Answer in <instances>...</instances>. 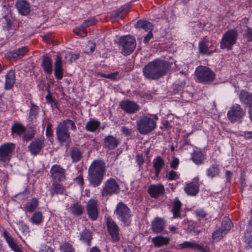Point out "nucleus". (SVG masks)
I'll return each mask as SVG.
<instances>
[{"mask_svg":"<svg viewBox=\"0 0 252 252\" xmlns=\"http://www.w3.org/2000/svg\"><path fill=\"white\" fill-rule=\"evenodd\" d=\"M168 70L169 64L166 62L156 60L143 67V73L147 79L158 80L165 75Z\"/></svg>","mask_w":252,"mask_h":252,"instance_id":"obj_1","label":"nucleus"},{"mask_svg":"<svg viewBox=\"0 0 252 252\" xmlns=\"http://www.w3.org/2000/svg\"><path fill=\"white\" fill-rule=\"evenodd\" d=\"M106 172L105 162L99 159L94 160L88 169V180L93 187L99 186L102 183Z\"/></svg>","mask_w":252,"mask_h":252,"instance_id":"obj_2","label":"nucleus"},{"mask_svg":"<svg viewBox=\"0 0 252 252\" xmlns=\"http://www.w3.org/2000/svg\"><path fill=\"white\" fill-rule=\"evenodd\" d=\"M72 131L76 130L75 123L71 120L66 119L60 122L56 128L57 139L61 143H67L70 140L68 127Z\"/></svg>","mask_w":252,"mask_h":252,"instance_id":"obj_3","label":"nucleus"},{"mask_svg":"<svg viewBox=\"0 0 252 252\" xmlns=\"http://www.w3.org/2000/svg\"><path fill=\"white\" fill-rule=\"evenodd\" d=\"M158 118L155 116V119L143 116L136 122L137 128L141 134H147L153 131L157 127V120Z\"/></svg>","mask_w":252,"mask_h":252,"instance_id":"obj_4","label":"nucleus"},{"mask_svg":"<svg viewBox=\"0 0 252 252\" xmlns=\"http://www.w3.org/2000/svg\"><path fill=\"white\" fill-rule=\"evenodd\" d=\"M238 36L237 30L231 29L227 30L223 34L220 43V47L221 49L230 50L233 46L236 43Z\"/></svg>","mask_w":252,"mask_h":252,"instance_id":"obj_5","label":"nucleus"},{"mask_svg":"<svg viewBox=\"0 0 252 252\" xmlns=\"http://www.w3.org/2000/svg\"><path fill=\"white\" fill-rule=\"evenodd\" d=\"M195 75L199 82L207 84L213 81L216 78L215 72L210 68L200 65L195 69Z\"/></svg>","mask_w":252,"mask_h":252,"instance_id":"obj_6","label":"nucleus"},{"mask_svg":"<svg viewBox=\"0 0 252 252\" xmlns=\"http://www.w3.org/2000/svg\"><path fill=\"white\" fill-rule=\"evenodd\" d=\"M115 213L118 219L121 221L125 226H128L131 221L132 215L130 210L126 204L119 202L116 208Z\"/></svg>","mask_w":252,"mask_h":252,"instance_id":"obj_7","label":"nucleus"},{"mask_svg":"<svg viewBox=\"0 0 252 252\" xmlns=\"http://www.w3.org/2000/svg\"><path fill=\"white\" fill-rule=\"evenodd\" d=\"M119 44L122 47L121 52L125 56L130 54L133 52L136 46L135 39L131 35L121 37L119 40Z\"/></svg>","mask_w":252,"mask_h":252,"instance_id":"obj_8","label":"nucleus"},{"mask_svg":"<svg viewBox=\"0 0 252 252\" xmlns=\"http://www.w3.org/2000/svg\"><path fill=\"white\" fill-rule=\"evenodd\" d=\"M120 191V188L118 183L113 178H110L104 183L101 190L103 197H108L113 194H118Z\"/></svg>","mask_w":252,"mask_h":252,"instance_id":"obj_9","label":"nucleus"},{"mask_svg":"<svg viewBox=\"0 0 252 252\" xmlns=\"http://www.w3.org/2000/svg\"><path fill=\"white\" fill-rule=\"evenodd\" d=\"M245 115V112L241 106L238 104H235L230 107L227 116L231 123H235L242 119Z\"/></svg>","mask_w":252,"mask_h":252,"instance_id":"obj_10","label":"nucleus"},{"mask_svg":"<svg viewBox=\"0 0 252 252\" xmlns=\"http://www.w3.org/2000/svg\"><path fill=\"white\" fill-rule=\"evenodd\" d=\"M15 148V144L12 143H6L0 146V161L5 163L8 162Z\"/></svg>","mask_w":252,"mask_h":252,"instance_id":"obj_11","label":"nucleus"},{"mask_svg":"<svg viewBox=\"0 0 252 252\" xmlns=\"http://www.w3.org/2000/svg\"><path fill=\"white\" fill-rule=\"evenodd\" d=\"M65 170L58 164L54 165L50 169V174L53 181L61 182L65 178Z\"/></svg>","mask_w":252,"mask_h":252,"instance_id":"obj_12","label":"nucleus"},{"mask_svg":"<svg viewBox=\"0 0 252 252\" xmlns=\"http://www.w3.org/2000/svg\"><path fill=\"white\" fill-rule=\"evenodd\" d=\"M107 227L108 232L113 242H118L120 240L119 229L115 222L111 219H107Z\"/></svg>","mask_w":252,"mask_h":252,"instance_id":"obj_13","label":"nucleus"},{"mask_svg":"<svg viewBox=\"0 0 252 252\" xmlns=\"http://www.w3.org/2000/svg\"><path fill=\"white\" fill-rule=\"evenodd\" d=\"M240 101L249 107V117L252 122V94L246 91H241L239 94Z\"/></svg>","mask_w":252,"mask_h":252,"instance_id":"obj_14","label":"nucleus"},{"mask_svg":"<svg viewBox=\"0 0 252 252\" xmlns=\"http://www.w3.org/2000/svg\"><path fill=\"white\" fill-rule=\"evenodd\" d=\"M121 108L126 113H135L140 110V106L135 102L129 100L122 101L120 103Z\"/></svg>","mask_w":252,"mask_h":252,"instance_id":"obj_15","label":"nucleus"},{"mask_svg":"<svg viewBox=\"0 0 252 252\" xmlns=\"http://www.w3.org/2000/svg\"><path fill=\"white\" fill-rule=\"evenodd\" d=\"M87 212L89 218L96 220L98 215L97 201L95 200H90L87 204Z\"/></svg>","mask_w":252,"mask_h":252,"instance_id":"obj_16","label":"nucleus"},{"mask_svg":"<svg viewBox=\"0 0 252 252\" xmlns=\"http://www.w3.org/2000/svg\"><path fill=\"white\" fill-rule=\"evenodd\" d=\"M165 221L163 219L157 217L152 221L151 229L155 233H166L165 229Z\"/></svg>","mask_w":252,"mask_h":252,"instance_id":"obj_17","label":"nucleus"},{"mask_svg":"<svg viewBox=\"0 0 252 252\" xmlns=\"http://www.w3.org/2000/svg\"><path fill=\"white\" fill-rule=\"evenodd\" d=\"M15 6L19 13L22 15H27L31 12L30 4L26 0H17Z\"/></svg>","mask_w":252,"mask_h":252,"instance_id":"obj_18","label":"nucleus"},{"mask_svg":"<svg viewBox=\"0 0 252 252\" xmlns=\"http://www.w3.org/2000/svg\"><path fill=\"white\" fill-rule=\"evenodd\" d=\"M120 143L119 139L112 135H108L105 137L103 146L108 150H113L119 145Z\"/></svg>","mask_w":252,"mask_h":252,"instance_id":"obj_19","label":"nucleus"},{"mask_svg":"<svg viewBox=\"0 0 252 252\" xmlns=\"http://www.w3.org/2000/svg\"><path fill=\"white\" fill-rule=\"evenodd\" d=\"M43 145L44 140L42 139H36L30 143L28 148L31 153L35 156L40 152Z\"/></svg>","mask_w":252,"mask_h":252,"instance_id":"obj_20","label":"nucleus"},{"mask_svg":"<svg viewBox=\"0 0 252 252\" xmlns=\"http://www.w3.org/2000/svg\"><path fill=\"white\" fill-rule=\"evenodd\" d=\"M62 58L60 56H56L55 62V76L58 80H61L63 77V67Z\"/></svg>","mask_w":252,"mask_h":252,"instance_id":"obj_21","label":"nucleus"},{"mask_svg":"<svg viewBox=\"0 0 252 252\" xmlns=\"http://www.w3.org/2000/svg\"><path fill=\"white\" fill-rule=\"evenodd\" d=\"M164 191V187L161 185H151L148 189V192L154 197L157 198L162 194Z\"/></svg>","mask_w":252,"mask_h":252,"instance_id":"obj_22","label":"nucleus"},{"mask_svg":"<svg viewBox=\"0 0 252 252\" xmlns=\"http://www.w3.org/2000/svg\"><path fill=\"white\" fill-rule=\"evenodd\" d=\"M28 52V48L24 47L12 50L9 52L7 55L11 59L17 60L22 58Z\"/></svg>","mask_w":252,"mask_h":252,"instance_id":"obj_23","label":"nucleus"},{"mask_svg":"<svg viewBox=\"0 0 252 252\" xmlns=\"http://www.w3.org/2000/svg\"><path fill=\"white\" fill-rule=\"evenodd\" d=\"M15 72L13 70H10L5 75V89L10 90L12 89L15 84Z\"/></svg>","mask_w":252,"mask_h":252,"instance_id":"obj_24","label":"nucleus"},{"mask_svg":"<svg viewBox=\"0 0 252 252\" xmlns=\"http://www.w3.org/2000/svg\"><path fill=\"white\" fill-rule=\"evenodd\" d=\"M3 237L5 239L7 243L8 244L9 247L15 252H22V251L15 243L13 237L10 236L6 231H4L3 233Z\"/></svg>","mask_w":252,"mask_h":252,"instance_id":"obj_25","label":"nucleus"},{"mask_svg":"<svg viewBox=\"0 0 252 252\" xmlns=\"http://www.w3.org/2000/svg\"><path fill=\"white\" fill-rule=\"evenodd\" d=\"M58 181H54L51 187V194L53 196L54 194H63L65 193V187L62 185L58 183Z\"/></svg>","mask_w":252,"mask_h":252,"instance_id":"obj_26","label":"nucleus"},{"mask_svg":"<svg viewBox=\"0 0 252 252\" xmlns=\"http://www.w3.org/2000/svg\"><path fill=\"white\" fill-rule=\"evenodd\" d=\"M42 66L45 72L50 74L52 72V60L48 56H43L42 60Z\"/></svg>","mask_w":252,"mask_h":252,"instance_id":"obj_27","label":"nucleus"},{"mask_svg":"<svg viewBox=\"0 0 252 252\" xmlns=\"http://www.w3.org/2000/svg\"><path fill=\"white\" fill-rule=\"evenodd\" d=\"M170 241V239L169 238L161 236L154 237L152 239V242L157 248L167 245L169 243Z\"/></svg>","mask_w":252,"mask_h":252,"instance_id":"obj_28","label":"nucleus"},{"mask_svg":"<svg viewBox=\"0 0 252 252\" xmlns=\"http://www.w3.org/2000/svg\"><path fill=\"white\" fill-rule=\"evenodd\" d=\"M100 126V122L94 119H91L89 121L86 123L85 128L87 131L94 132L99 128Z\"/></svg>","mask_w":252,"mask_h":252,"instance_id":"obj_29","label":"nucleus"},{"mask_svg":"<svg viewBox=\"0 0 252 252\" xmlns=\"http://www.w3.org/2000/svg\"><path fill=\"white\" fill-rule=\"evenodd\" d=\"M26 127L20 123H15L11 127V133L13 137L21 136L25 132Z\"/></svg>","mask_w":252,"mask_h":252,"instance_id":"obj_30","label":"nucleus"},{"mask_svg":"<svg viewBox=\"0 0 252 252\" xmlns=\"http://www.w3.org/2000/svg\"><path fill=\"white\" fill-rule=\"evenodd\" d=\"M191 159L196 165H200L203 163L206 159V156L201 151H195L191 154Z\"/></svg>","mask_w":252,"mask_h":252,"instance_id":"obj_31","label":"nucleus"},{"mask_svg":"<svg viewBox=\"0 0 252 252\" xmlns=\"http://www.w3.org/2000/svg\"><path fill=\"white\" fill-rule=\"evenodd\" d=\"M30 104L31 106L28 120L29 121L32 122L35 121L37 118L39 108L32 101H31Z\"/></svg>","mask_w":252,"mask_h":252,"instance_id":"obj_32","label":"nucleus"},{"mask_svg":"<svg viewBox=\"0 0 252 252\" xmlns=\"http://www.w3.org/2000/svg\"><path fill=\"white\" fill-rule=\"evenodd\" d=\"M185 192L189 195H195L199 190V185L197 183H190L185 187Z\"/></svg>","mask_w":252,"mask_h":252,"instance_id":"obj_33","label":"nucleus"},{"mask_svg":"<svg viewBox=\"0 0 252 252\" xmlns=\"http://www.w3.org/2000/svg\"><path fill=\"white\" fill-rule=\"evenodd\" d=\"M136 28L143 29L146 32L152 31L153 25L147 20H139L135 25Z\"/></svg>","mask_w":252,"mask_h":252,"instance_id":"obj_34","label":"nucleus"},{"mask_svg":"<svg viewBox=\"0 0 252 252\" xmlns=\"http://www.w3.org/2000/svg\"><path fill=\"white\" fill-rule=\"evenodd\" d=\"M70 156L72 162H77L82 158V152L78 147H73L70 151Z\"/></svg>","mask_w":252,"mask_h":252,"instance_id":"obj_35","label":"nucleus"},{"mask_svg":"<svg viewBox=\"0 0 252 252\" xmlns=\"http://www.w3.org/2000/svg\"><path fill=\"white\" fill-rule=\"evenodd\" d=\"M207 42L208 41L206 38H204L202 41L199 42L198 48L200 54L202 55L207 54L210 55L213 53V51H209Z\"/></svg>","mask_w":252,"mask_h":252,"instance_id":"obj_36","label":"nucleus"},{"mask_svg":"<svg viewBox=\"0 0 252 252\" xmlns=\"http://www.w3.org/2000/svg\"><path fill=\"white\" fill-rule=\"evenodd\" d=\"M245 242L249 247H252V224L251 221L245 233Z\"/></svg>","mask_w":252,"mask_h":252,"instance_id":"obj_37","label":"nucleus"},{"mask_svg":"<svg viewBox=\"0 0 252 252\" xmlns=\"http://www.w3.org/2000/svg\"><path fill=\"white\" fill-rule=\"evenodd\" d=\"M220 169L218 165L216 164H212L208 169H207V176L211 178H213L219 175Z\"/></svg>","mask_w":252,"mask_h":252,"instance_id":"obj_38","label":"nucleus"},{"mask_svg":"<svg viewBox=\"0 0 252 252\" xmlns=\"http://www.w3.org/2000/svg\"><path fill=\"white\" fill-rule=\"evenodd\" d=\"M38 205V201L37 199L33 198L26 203L25 208L28 212L32 213L36 209Z\"/></svg>","mask_w":252,"mask_h":252,"instance_id":"obj_39","label":"nucleus"},{"mask_svg":"<svg viewBox=\"0 0 252 252\" xmlns=\"http://www.w3.org/2000/svg\"><path fill=\"white\" fill-rule=\"evenodd\" d=\"M43 216L40 211L35 212L31 218L30 220L32 223L39 225L42 221Z\"/></svg>","mask_w":252,"mask_h":252,"instance_id":"obj_40","label":"nucleus"},{"mask_svg":"<svg viewBox=\"0 0 252 252\" xmlns=\"http://www.w3.org/2000/svg\"><path fill=\"white\" fill-rule=\"evenodd\" d=\"M80 239L82 242L86 243L88 245H90L92 239L91 232L88 229H84L80 235Z\"/></svg>","mask_w":252,"mask_h":252,"instance_id":"obj_41","label":"nucleus"},{"mask_svg":"<svg viewBox=\"0 0 252 252\" xmlns=\"http://www.w3.org/2000/svg\"><path fill=\"white\" fill-rule=\"evenodd\" d=\"M35 133V131L32 127L26 129L25 132L23 133V140L26 142L31 140L34 137Z\"/></svg>","mask_w":252,"mask_h":252,"instance_id":"obj_42","label":"nucleus"},{"mask_svg":"<svg viewBox=\"0 0 252 252\" xmlns=\"http://www.w3.org/2000/svg\"><path fill=\"white\" fill-rule=\"evenodd\" d=\"M181 205L182 204L181 201L178 199H176L174 202L172 213L174 218H178L180 216V209Z\"/></svg>","mask_w":252,"mask_h":252,"instance_id":"obj_43","label":"nucleus"},{"mask_svg":"<svg viewBox=\"0 0 252 252\" xmlns=\"http://www.w3.org/2000/svg\"><path fill=\"white\" fill-rule=\"evenodd\" d=\"M59 249L61 252H75L74 248L68 242H64L60 245Z\"/></svg>","mask_w":252,"mask_h":252,"instance_id":"obj_44","label":"nucleus"},{"mask_svg":"<svg viewBox=\"0 0 252 252\" xmlns=\"http://www.w3.org/2000/svg\"><path fill=\"white\" fill-rule=\"evenodd\" d=\"M231 224L232 223L230 220L227 217H225L222 222L221 228H220L223 231H224V234L230 230Z\"/></svg>","mask_w":252,"mask_h":252,"instance_id":"obj_45","label":"nucleus"},{"mask_svg":"<svg viewBox=\"0 0 252 252\" xmlns=\"http://www.w3.org/2000/svg\"><path fill=\"white\" fill-rule=\"evenodd\" d=\"M70 208L71 213L75 215L80 216L82 214V206L77 203L73 204Z\"/></svg>","mask_w":252,"mask_h":252,"instance_id":"obj_46","label":"nucleus"},{"mask_svg":"<svg viewBox=\"0 0 252 252\" xmlns=\"http://www.w3.org/2000/svg\"><path fill=\"white\" fill-rule=\"evenodd\" d=\"M164 164V160L160 157H157L153 160V166L155 169L161 170Z\"/></svg>","mask_w":252,"mask_h":252,"instance_id":"obj_47","label":"nucleus"},{"mask_svg":"<svg viewBox=\"0 0 252 252\" xmlns=\"http://www.w3.org/2000/svg\"><path fill=\"white\" fill-rule=\"evenodd\" d=\"M198 245L195 241H186L180 245L182 249L190 248L192 250H197Z\"/></svg>","mask_w":252,"mask_h":252,"instance_id":"obj_48","label":"nucleus"},{"mask_svg":"<svg viewBox=\"0 0 252 252\" xmlns=\"http://www.w3.org/2000/svg\"><path fill=\"white\" fill-rule=\"evenodd\" d=\"M2 22L5 25L3 26V29L6 31H9L12 27L13 20L8 16H4L2 19Z\"/></svg>","mask_w":252,"mask_h":252,"instance_id":"obj_49","label":"nucleus"},{"mask_svg":"<svg viewBox=\"0 0 252 252\" xmlns=\"http://www.w3.org/2000/svg\"><path fill=\"white\" fill-rule=\"evenodd\" d=\"M74 32L78 36L81 37H85L87 35V32L82 25L79 26L78 27L74 29Z\"/></svg>","mask_w":252,"mask_h":252,"instance_id":"obj_50","label":"nucleus"},{"mask_svg":"<svg viewBox=\"0 0 252 252\" xmlns=\"http://www.w3.org/2000/svg\"><path fill=\"white\" fill-rule=\"evenodd\" d=\"M223 234H224V231L220 228L213 233V239L216 241L220 240L223 237Z\"/></svg>","mask_w":252,"mask_h":252,"instance_id":"obj_51","label":"nucleus"},{"mask_svg":"<svg viewBox=\"0 0 252 252\" xmlns=\"http://www.w3.org/2000/svg\"><path fill=\"white\" fill-rule=\"evenodd\" d=\"M95 43L93 42L89 41L85 46V52L87 54L92 53L95 49Z\"/></svg>","mask_w":252,"mask_h":252,"instance_id":"obj_52","label":"nucleus"},{"mask_svg":"<svg viewBox=\"0 0 252 252\" xmlns=\"http://www.w3.org/2000/svg\"><path fill=\"white\" fill-rule=\"evenodd\" d=\"M95 23L96 20L95 18H91L85 20L81 25L84 29H86V28L88 27L95 25Z\"/></svg>","mask_w":252,"mask_h":252,"instance_id":"obj_53","label":"nucleus"},{"mask_svg":"<svg viewBox=\"0 0 252 252\" xmlns=\"http://www.w3.org/2000/svg\"><path fill=\"white\" fill-rule=\"evenodd\" d=\"M244 36L249 42L252 41V29L247 27L245 31Z\"/></svg>","mask_w":252,"mask_h":252,"instance_id":"obj_54","label":"nucleus"},{"mask_svg":"<svg viewBox=\"0 0 252 252\" xmlns=\"http://www.w3.org/2000/svg\"><path fill=\"white\" fill-rule=\"evenodd\" d=\"M194 213L198 219H202L206 216L205 211L202 209H197L195 211Z\"/></svg>","mask_w":252,"mask_h":252,"instance_id":"obj_55","label":"nucleus"},{"mask_svg":"<svg viewBox=\"0 0 252 252\" xmlns=\"http://www.w3.org/2000/svg\"><path fill=\"white\" fill-rule=\"evenodd\" d=\"M124 10V9H119L113 11L111 15V18L114 19H116L123 12Z\"/></svg>","mask_w":252,"mask_h":252,"instance_id":"obj_56","label":"nucleus"},{"mask_svg":"<svg viewBox=\"0 0 252 252\" xmlns=\"http://www.w3.org/2000/svg\"><path fill=\"white\" fill-rule=\"evenodd\" d=\"M168 179L170 180H175L177 178H178V176L177 173L175 171H173V170L171 171L168 173Z\"/></svg>","mask_w":252,"mask_h":252,"instance_id":"obj_57","label":"nucleus"},{"mask_svg":"<svg viewBox=\"0 0 252 252\" xmlns=\"http://www.w3.org/2000/svg\"><path fill=\"white\" fill-rule=\"evenodd\" d=\"M65 62L71 64L73 62V54H66L64 57Z\"/></svg>","mask_w":252,"mask_h":252,"instance_id":"obj_58","label":"nucleus"},{"mask_svg":"<svg viewBox=\"0 0 252 252\" xmlns=\"http://www.w3.org/2000/svg\"><path fill=\"white\" fill-rule=\"evenodd\" d=\"M153 35L152 31H149L147 34L145 36L144 39V42L145 43H148L149 40L153 37Z\"/></svg>","mask_w":252,"mask_h":252,"instance_id":"obj_59","label":"nucleus"},{"mask_svg":"<svg viewBox=\"0 0 252 252\" xmlns=\"http://www.w3.org/2000/svg\"><path fill=\"white\" fill-rule=\"evenodd\" d=\"M51 124H49L46 127V134L48 137H50L53 135V131L51 129Z\"/></svg>","mask_w":252,"mask_h":252,"instance_id":"obj_60","label":"nucleus"},{"mask_svg":"<svg viewBox=\"0 0 252 252\" xmlns=\"http://www.w3.org/2000/svg\"><path fill=\"white\" fill-rule=\"evenodd\" d=\"M179 163V160L178 158H175L171 162V167L173 169H176L178 166Z\"/></svg>","mask_w":252,"mask_h":252,"instance_id":"obj_61","label":"nucleus"},{"mask_svg":"<svg viewBox=\"0 0 252 252\" xmlns=\"http://www.w3.org/2000/svg\"><path fill=\"white\" fill-rule=\"evenodd\" d=\"M21 229L25 235H29V227L25 224H23L21 226Z\"/></svg>","mask_w":252,"mask_h":252,"instance_id":"obj_62","label":"nucleus"},{"mask_svg":"<svg viewBox=\"0 0 252 252\" xmlns=\"http://www.w3.org/2000/svg\"><path fill=\"white\" fill-rule=\"evenodd\" d=\"M197 250L201 251L202 252H210V248L207 246L203 247V246L199 245Z\"/></svg>","mask_w":252,"mask_h":252,"instance_id":"obj_63","label":"nucleus"},{"mask_svg":"<svg viewBox=\"0 0 252 252\" xmlns=\"http://www.w3.org/2000/svg\"><path fill=\"white\" fill-rule=\"evenodd\" d=\"M137 162L139 166H141L144 163V158L142 156L139 155H137Z\"/></svg>","mask_w":252,"mask_h":252,"instance_id":"obj_64","label":"nucleus"}]
</instances>
